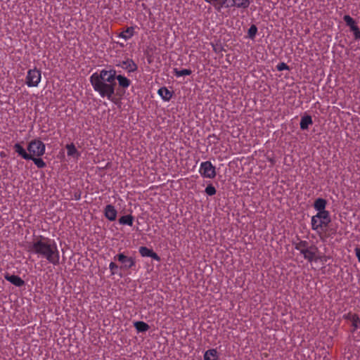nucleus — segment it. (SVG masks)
<instances>
[{
	"label": "nucleus",
	"instance_id": "obj_14",
	"mask_svg": "<svg viewBox=\"0 0 360 360\" xmlns=\"http://www.w3.org/2000/svg\"><path fill=\"white\" fill-rule=\"evenodd\" d=\"M13 149L16 153L25 160H30L31 155L29 154L20 143H16L13 146Z\"/></svg>",
	"mask_w": 360,
	"mask_h": 360
},
{
	"label": "nucleus",
	"instance_id": "obj_8",
	"mask_svg": "<svg viewBox=\"0 0 360 360\" xmlns=\"http://www.w3.org/2000/svg\"><path fill=\"white\" fill-rule=\"evenodd\" d=\"M116 66L124 70L129 75L138 70L137 64L131 58L120 61Z\"/></svg>",
	"mask_w": 360,
	"mask_h": 360
},
{
	"label": "nucleus",
	"instance_id": "obj_38",
	"mask_svg": "<svg viewBox=\"0 0 360 360\" xmlns=\"http://www.w3.org/2000/svg\"><path fill=\"white\" fill-rule=\"evenodd\" d=\"M212 47H213L214 51H217V49H216L215 46L214 44H212Z\"/></svg>",
	"mask_w": 360,
	"mask_h": 360
},
{
	"label": "nucleus",
	"instance_id": "obj_6",
	"mask_svg": "<svg viewBox=\"0 0 360 360\" xmlns=\"http://www.w3.org/2000/svg\"><path fill=\"white\" fill-rule=\"evenodd\" d=\"M199 173L202 177L207 179H214L217 175L216 168L210 161L200 163Z\"/></svg>",
	"mask_w": 360,
	"mask_h": 360
},
{
	"label": "nucleus",
	"instance_id": "obj_23",
	"mask_svg": "<svg viewBox=\"0 0 360 360\" xmlns=\"http://www.w3.org/2000/svg\"><path fill=\"white\" fill-rule=\"evenodd\" d=\"M119 223L122 225H128L131 226L134 223V217L131 214L122 216L119 219Z\"/></svg>",
	"mask_w": 360,
	"mask_h": 360
},
{
	"label": "nucleus",
	"instance_id": "obj_26",
	"mask_svg": "<svg viewBox=\"0 0 360 360\" xmlns=\"http://www.w3.org/2000/svg\"><path fill=\"white\" fill-rule=\"evenodd\" d=\"M30 160H32L34 165L39 169L44 168L46 166V162L41 158L31 155V158H30Z\"/></svg>",
	"mask_w": 360,
	"mask_h": 360
},
{
	"label": "nucleus",
	"instance_id": "obj_20",
	"mask_svg": "<svg viewBox=\"0 0 360 360\" xmlns=\"http://www.w3.org/2000/svg\"><path fill=\"white\" fill-rule=\"evenodd\" d=\"M134 326L138 333L146 332L150 328L148 323L141 321L134 322Z\"/></svg>",
	"mask_w": 360,
	"mask_h": 360
},
{
	"label": "nucleus",
	"instance_id": "obj_13",
	"mask_svg": "<svg viewBox=\"0 0 360 360\" xmlns=\"http://www.w3.org/2000/svg\"><path fill=\"white\" fill-rule=\"evenodd\" d=\"M4 278L16 287H22L25 285V281L18 276L6 274Z\"/></svg>",
	"mask_w": 360,
	"mask_h": 360
},
{
	"label": "nucleus",
	"instance_id": "obj_18",
	"mask_svg": "<svg viewBox=\"0 0 360 360\" xmlns=\"http://www.w3.org/2000/svg\"><path fill=\"white\" fill-rule=\"evenodd\" d=\"M67 149V155L69 157L78 158L80 155L79 152L76 148L73 143H68L65 146Z\"/></svg>",
	"mask_w": 360,
	"mask_h": 360
},
{
	"label": "nucleus",
	"instance_id": "obj_24",
	"mask_svg": "<svg viewBox=\"0 0 360 360\" xmlns=\"http://www.w3.org/2000/svg\"><path fill=\"white\" fill-rule=\"evenodd\" d=\"M217 359V352L215 349H208L204 354V360H216Z\"/></svg>",
	"mask_w": 360,
	"mask_h": 360
},
{
	"label": "nucleus",
	"instance_id": "obj_25",
	"mask_svg": "<svg viewBox=\"0 0 360 360\" xmlns=\"http://www.w3.org/2000/svg\"><path fill=\"white\" fill-rule=\"evenodd\" d=\"M192 71L190 69L179 70L177 68L174 69V74L176 77L191 75Z\"/></svg>",
	"mask_w": 360,
	"mask_h": 360
},
{
	"label": "nucleus",
	"instance_id": "obj_27",
	"mask_svg": "<svg viewBox=\"0 0 360 360\" xmlns=\"http://www.w3.org/2000/svg\"><path fill=\"white\" fill-rule=\"evenodd\" d=\"M344 21L345 22L346 25L349 27L350 30H352V27H356V22L355 20L349 15H345L343 17Z\"/></svg>",
	"mask_w": 360,
	"mask_h": 360
},
{
	"label": "nucleus",
	"instance_id": "obj_28",
	"mask_svg": "<svg viewBox=\"0 0 360 360\" xmlns=\"http://www.w3.org/2000/svg\"><path fill=\"white\" fill-rule=\"evenodd\" d=\"M109 269L110 271V274L112 276L117 274V275L122 276V274L118 272V270L120 269V266L115 262H111L110 263Z\"/></svg>",
	"mask_w": 360,
	"mask_h": 360
},
{
	"label": "nucleus",
	"instance_id": "obj_21",
	"mask_svg": "<svg viewBox=\"0 0 360 360\" xmlns=\"http://www.w3.org/2000/svg\"><path fill=\"white\" fill-rule=\"evenodd\" d=\"M233 4L230 6H236L238 8H248L250 4L249 0H232Z\"/></svg>",
	"mask_w": 360,
	"mask_h": 360
},
{
	"label": "nucleus",
	"instance_id": "obj_29",
	"mask_svg": "<svg viewBox=\"0 0 360 360\" xmlns=\"http://www.w3.org/2000/svg\"><path fill=\"white\" fill-rule=\"evenodd\" d=\"M257 32V27L255 25H252L248 31V37L254 39Z\"/></svg>",
	"mask_w": 360,
	"mask_h": 360
},
{
	"label": "nucleus",
	"instance_id": "obj_10",
	"mask_svg": "<svg viewBox=\"0 0 360 360\" xmlns=\"http://www.w3.org/2000/svg\"><path fill=\"white\" fill-rule=\"evenodd\" d=\"M117 211L112 205H107L104 209V216L111 221L116 219Z\"/></svg>",
	"mask_w": 360,
	"mask_h": 360
},
{
	"label": "nucleus",
	"instance_id": "obj_33",
	"mask_svg": "<svg viewBox=\"0 0 360 360\" xmlns=\"http://www.w3.org/2000/svg\"><path fill=\"white\" fill-rule=\"evenodd\" d=\"M351 31L354 32V37L356 40L360 39V30L357 26L356 27H352Z\"/></svg>",
	"mask_w": 360,
	"mask_h": 360
},
{
	"label": "nucleus",
	"instance_id": "obj_35",
	"mask_svg": "<svg viewBox=\"0 0 360 360\" xmlns=\"http://www.w3.org/2000/svg\"><path fill=\"white\" fill-rule=\"evenodd\" d=\"M355 255L358 259V261L360 262V248H355Z\"/></svg>",
	"mask_w": 360,
	"mask_h": 360
},
{
	"label": "nucleus",
	"instance_id": "obj_37",
	"mask_svg": "<svg viewBox=\"0 0 360 360\" xmlns=\"http://www.w3.org/2000/svg\"><path fill=\"white\" fill-rule=\"evenodd\" d=\"M269 161L271 162V164H274V159H269Z\"/></svg>",
	"mask_w": 360,
	"mask_h": 360
},
{
	"label": "nucleus",
	"instance_id": "obj_15",
	"mask_svg": "<svg viewBox=\"0 0 360 360\" xmlns=\"http://www.w3.org/2000/svg\"><path fill=\"white\" fill-rule=\"evenodd\" d=\"M158 94L164 101H169L173 96V92L165 86L160 88Z\"/></svg>",
	"mask_w": 360,
	"mask_h": 360
},
{
	"label": "nucleus",
	"instance_id": "obj_36",
	"mask_svg": "<svg viewBox=\"0 0 360 360\" xmlns=\"http://www.w3.org/2000/svg\"><path fill=\"white\" fill-rule=\"evenodd\" d=\"M321 258V259H319V261H322V262H326V257H320Z\"/></svg>",
	"mask_w": 360,
	"mask_h": 360
},
{
	"label": "nucleus",
	"instance_id": "obj_11",
	"mask_svg": "<svg viewBox=\"0 0 360 360\" xmlns=\"http://www.w3.org/2000/svg\"><path fill=\"white\" fill-rule=\"evenodd\" d=\"M327 201L321 198L315 200L314 202V208L317 211V213H330L326 210Z\"/></svg>",
	"mask_w": 360,
	"mask_h": 360
},
{
	"label": "nucleus",
	"instance_id": "obj_16",
	"mask_svg": "<svg viewBox=\"0 0 360 360\" xmlns=\"http://www.w3.org/2000/svg\"><path fill=\"white\" fill-rule=\"evenodd\" d=\"M208 4H210L214 6L215 9L217 11H220L222 8L229 7V5L226 4L228 0H204Z\"/></svg>",
	"mask_w": 360,
	"mask_h": 360
},
{
	"label": "nucleus",
	"instance_id": "obj_19",
	"mask_svg": "<svg viewBox=\"0 0 360 360\" xmlns=\"http://www.w3.org/2000/svg\"><path fill=\"white\" fill-rule=\"evenodd\" d=\"M310 246L311 245H309L307 240H300L299 242L295 243V248L298 250L300 254L310 248Z\"/></svg>",
	"mask_w": 360,
	"mask_h": 360
},
{
	"label": "nucleus",
	"instance_id": "obj_34",
	"mask_svg": "<svg viewBox=\"0 0 360 360\" xmlns=\"http://www.w3.org/2000/svg\"><path fill=\"white\" fill-rule=\"evenodd\" d=\"M277 70L279 71H283L285 70H289V67L285 63H280L276 66Z\"/></svg>",
	"mask_w": 360,
	"mask_h": 360
},
{
	"label": "nucleus",
	"instance_id": "obj_9",
	"mask_svg": "<svg viewBox=\"0 0 360 360\" xmlns=\"http://www.w3.org/2000/svg\"><path fill=\"white\" fill-rule=\"evenodd\" d=\"M318 252V248L314 245H311L310 248L302 252L301 255H302L304 258L309 262H316L319 259H321V258L317 255Z\"/></svg>",
	"mask_w": 360,
	"mask_h": 360
},
{
	"label": "nucleus",
	"instance_id": "obj_7",
	"mask_svg": "<svg viewBox=\"0 0 360 360\" xmlns=\"http://www.w3.org/2000/svg\"><path fill=\"white\" fill-rule=\"evenodd\" d=\"M114 260L121 262L122 265L120 266V271H127L133 268L136 264L135 259L131 257H127L124 253H119L114 257Z\"/></svg>",
	"mask_w": 360,
	"mask_h": 360
},
{
	"label": "nucleus",
	"instance_id": "obj_4",
	"mask_svg": "<svg viewBox=\"0 0 360 360\" xmlns=\"http://www.w3.org/2000/svg\"><path fill=\"white\" fill-rule=\"evenodd\" d=\"M28 153L33 157H41L46 151L45 144L39 139H33L27 145Z\"/></svg>",
	"mask_w": 360,
	"mask_h": 360
},
{
	"label": "nucleus",
	"instance_id": "obj_22",
	"mask_svg": "<svg viewBox=\"0 0 360 360\" xmlns=\"http://www.w3.org/2000/svg\"><path fill=\"white\" fill-rule=\"evenodd\" d=\"M134 30L133 27H129L122 32L118 37L124 39V40H128L134 36Z\"/></svg>",
	"mask_w": 360,
	"mask_h": 360
},
{
	"label": "nucleus",
	"instance_id": "obj_31",
	"mask_svg": "<svg viewBox=\"0 0 360 360\" xmlns=\"http://www.w3.org/2000/svg\"><path fill=\"white\" fill-rule=\"evenodd\" d=\"M205 192L210 196H212L216 194L217 190L212 184H209L205 188Z\"/></svg>",
	"mask_w": 360,
	"mask_h": 360
},
{
	"label": "nucleus",
	"instance_id": "obj_17",
	"mask_svg": "<svg viewBox=\"0 0 360 360\" xmlns=\"http://www.w3.org/2000/svg\"><path fill=\"white\" fill-rule=\"evenodd\" d=\"M313 124L312 118L310 115H304L302 117L300 120V129L302 130H306L309 128L310 125Z\"/></svg>",
	"mask_w": 360,
	"mask_h": 360
},
{
	"label": "nucleus",
	"instance_id": "obj_2",
	"mask_svg": "<svg viewBox=\"0 0 360 360\" xmlns=\"http://www.w3.org/2000/svg\"><path fill=\"white\" fill-rule=\"evenodd\" d=\"M27 250L39 258L45 259L53 266L60 264V252L53 239L39 236L27 244Z\"/></svg>",
	"mask_w": 360,
	"mask_h": 360
},
{
	"label": "nucleus",
	"instance_id": "obj_5",
	"mask_svg": "<svg viewBox=\"0 0 360 360\" xmlns=\"http://www.w3.org/2000/svg\"><path fill=\"white\" fill-rule=\"evenodd\" d=\"M41 80V72L36 68L30 69L27 72L25 84L28 87H37Z\"/></svg>",
	"mask_w": 360,
	"mask_h": 360
},
{
	"label": "nucleus",
	"instance_id": "obj_32",
	"mask_svg": "<svg viewBox=\"0 0 360 360\" xmlns=\"http://www.w3.org/2000/svg\"><path fill=\"white\" fill-rule=\"evenodd\" d=\"M356 316H358V315L356 314H353L352 312H349V313L345 314L342 316L344 319H345L347 321H349L350 322H351L352 320H353Z\"/></svg>",
	"mask_w": 360,
	"mask_h": 360
},
{
	"label": "nucleus",
	"instance_id": "obj_12",
	"mask_svg": "<svg viewBox=\"0 0 360 360\" xmlns=\"http://www.w3.org/2000/svg\"><path fill=\"white\" fill-rule=\"evenodd\" d=\"M139 253L142 257H151L154 260L160 261V257L158 256L157 253L148 248L147 247L142 246L139 248Z\"/></svg>",
	"mask_w": 360,
	"mask_h": 360
},
{
	"label": "nucleus",
	"instance_id": "obj_1",
	"mask_svg": "<svg viewBox=\"0 0 360 360\" xmlns=\"http://www.w3.org/2000/svg\"><path fill=\"white\" fill-rule=\"evenodd\" d=\"M89 82L94 90L103 98L117 103L118 99L115 96L117 87V94H124L131 84V81L122 74H117L114 68L110 67L98 70L89 77Z\"/></svg>",
	"mask_w": 360,
	"mask_h": 360
},
{
	"label": "nucleus",
	"instance_id": "obj_30",
	"mask_svg": "<svg viewBox=\"0 0 360 360\" xmlns=\"http://www.w3.org/2000/svg\"><path fill=\"white\" fill-rule=\"evenodd\" d=\"M351 323L352 326V333H354L356 330L360 328V318L359 316L352 320Z\"/></svg>",
	"mask_w": 360,
	"mask_h": 360
},
{
	"label": "nucleus",
	"instance_id": "obj_3",
	"mask_svg": "<svg viewBox=\"0 0 360 360\" xmlns=\"http://www.w3.org/2000/svg\"><path fill=\"white\" fill-rule=\"evenodd\" d=\"M330 213H316L311 219V229L315 231L322 241L332 238L337 233V227L330 225Z\"/></svg>",
	"mask_w": 360,
	"mask_h": 360
}]
</instances>
